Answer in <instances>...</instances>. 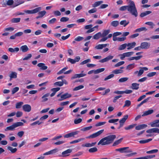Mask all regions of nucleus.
Wrapping results in <instances>:
<instances>
[{
  "mask_svg": "<svg viewBox=\"0 0 159 159\" xmlns=\"http://www.w3.org/2000/svg\"><path fill=\"white\" fill-rule=\"evenodd\" d=\"M23 104V102H17L16 105V108L17 109L20 108Z\"/></svg>",
  "mask_w": 159,
  "mask_h": 159,
  "instance_id": "obj_48",
  "label": "nucleus"
},
{
  "mask_svg": "<svg viewBox=\"0 0 159 159\" xmlns=\"http://www.w3.org/2000/svg\"><path fill=\"white\" fill-rule=\"evenodd\" d=\"M24 125L23 122H19L15 123L13 124L12 125L9 126L7 127L5 129V131L8 130L13 131L14 130V129L18 126H22Z\"/></svg>",
  "mask_w": 159,
  "mask_h": 159,
  "instance_id": "obj_3",
  "label": "nucleus"
},
{
  "mask_svg": "<svg viewBox=\"0 0 159 159\" xmlns=\"http://www.w3.org/2000/svg\"><path fill=\"white\" fill-rule=\"evenodd\" d=\"M84 88V86L83 85H80L75 87L73 89V91H77L80 89H82Z\"/></svg>",
  "mask_w": 159,
  "mask_h": 159,
  "instance_id": "obj_52",
  "label": "nucleus"
},
{
  "mask_svg": "<svg viewBox=\"0 0 159 159\" xmlns=\"http://www.w3.org/2000/svg\"><path fill=\"white\" fill-rule=\"evenodd\" d=\"M24 2V1L22 0H16L15 3V6L14 7H17L20 5L22 4Z\"/></svg>",
  "mask_w": 159,
  "mask_h": 159,
  "instance_id": "obj_29",
  "label": "nucleus"
},
{
  "mask_svg": "<svg viewBox=\"0 0 159 159\" xmlns=\"http://www.w3.org/2000/svg\"><path fill=\"white\" fill-rule=\"evenodd\" d=\"M72 149H68L62 152L61 157H66L70 155V154L72 152Z\"/></svg>",
  "mask_w": 159,
  "mask_h": 159,
  "instance_id": "obj_9",
  "label": "nucleus"
},
{
  "mask_svg": "<svg viewBox=\"0 0 159 159\" xmlns=\"http://www.w3.org/2000/svg\"><path fill=\"white\" fill-rule=\"evenodd\" d=\"M41 9V7H39L31 10H28L25 11V12L28 14H34L39 12Z\"/></svg>",
  "mask_w": 159,
  "mask_h": 159,
  "instance_id": "obj_7",
  "label": "nucleus"
},
{
  "mask_svg": "<svg viewBox=\"0 0 159 159\" xmlns=\"http://www.w3.org/2000/svg\"><path fill=\"white\" fill-rule=\"evenodd\" d=\"M129 5L120 7L119 8L120 10L124 11L127 10L132 15L136 17L138 16V13L134 2L130 0L129 1Z\"/></svg>",
  "mask_w": 159,
  "mask_h": 159,
  "instance_id": "obj_1",
  "label": "nucleus"
},
{
  "mask_svg": "<svg viewBox=\"0 0 159 159\" xmlns=\"http://www.w3.org/2000/svg\"><path fill=\"white\" fill-rule=\"evenodd\" d=\"M152 12L151 11H146L142 13L140 16L141 17H143L148 14L151 13Z\"/></svg>",
  "mask_w": 159,
  "mask_h": 159,
  "instance_id": "obj_27",
  "label": "nucleus"
},
{
  "mask_svg": "<svg viewBox=\"0 0 159 159\" xmlns=\"http://www.w3.org/2000/svg\"><path fill=\"white\" fill-rule=\"evenodd\" d=\"M155 157V155H148L143 157H140V159H151Z\"/></svg>",
  "mask_w": 159,
  "mask_h": 159,
  "instance_id": "obj_32",
  "label": "nucleus"
},
{
  "mask_svg": "<svg viewBox=\"0 0 159 159\" xmlns=\"http://www.w3.org/2000/svg\"><path fill=\"white\" fill-rule=\"evenodd\" d=\"M114 76V75L113 74H112L109 75H108L107 77H106L104 79V81H106L112 78H113Z\"/></svg>",
  "mask_w": 159,
  "mask_h": 159,
  "instance_id": "obj_54",
  "label": "nucleus"
},
{
  "mask_svg": "<svg viewBox=\"0 0 159 159\" xmlns=\"http://www.w3.org/2000/svg\"><path fill=\"white\" fill-rule=\"evenodd\" d=\"M148 125L146 124H143L138 125L135 127V129L137 130H140L146 128Z\"/></svg>",
  "mask_w": 159,
  "mask_h": 159,
  "instance_id": "obj_16",
  "label": "nucleus"
},
{
  "mask_svg": "<svg viewBox=\"0 0 159 159\" xmlns=\"http://www.w3.org/2000/svg\"><path fill=\"white\" fill-rule=\"evenodd\" d=\"M107 44H98L95 47V48L97 49H102L103 48L106 47L107 46Z\"/></svg>",
  "mask_w": 159,
  "mask_h": 159,
  "instance_id": "obj_24",
  "label": "nucleus"
},
{
  "mask_svg": "<svg viewBox=\"0 0 159 159\" xmlns=\"http://www.w3.org/2000/svg\"><path fill=\"white\" fill-rule=\"evenodd\" d=\"M84 138H81V139H78L75 140H74V141H72L70 142V143L71 144H72L76 143H78V142H80L81 141L84 140Z\"/></svg>",
  "mask_w": 159,
  "mask_h": 159,
  "instance_id": "obj_51",
  "label": "nucleus"
},
{
  "mask_svg": "<svg viewBox=\"0 0 159 159\" xmlns=\"http://www.w3.org/2000/svg\"><path fill=\"white\" fill-rule=\"evenodd\" d=\"M10 80L11 81L12 79H16L17 77V73L15 72L12 71L9 75Z\"/></svg>",
  "mask_w": 159,
  "mask_h": 159,
  "instance_id": "obj_15",
  "label": "nucleus"
},
{
  "mask_svg": "<svg viewBox=\"0 0 159 159\" xmlns=\"http://www.w3.org/2000/svg\"><path fill=\"white\" fill-rule=\"evenodd\" d=\"M14 3L13 0H8L7 2V5L8 6H11Z\"/></svg>",
  "mask_w": 159,
  "mask_h": 159,
  "instance_id": "obj_62",
  "label": "nucleus"
},
{
  "mask_svg": "<svg viewBox=\"0 0 159 159\" xmlns=\"http://www.w3.org/2000/svg\"><path fill=\"white\" fill-rule=\"evenodd\" d=\"M129 23V21H127L126 20H122L120 22V24L121 25H123V26L124 27L126 26Z\"/></svg>",
  "mask_w": 159,
  "mask_h": 159,
  "instance_id": "obj_40",
  "label": "nucleus"
},
{
  "mask_svg": "<svg viewBox=\"0 0 159 159\" xmlns=\"http://www.w3.org/2000/svg\"><path fill=\"white\" fill-rule=\"evenodd\" d=\"M19 90V88L18 87H16L14 88L12 90V94H14L17 92Z\"/></svg>",
  "mask_w": 159,
  "mask_h": 159,
  "instance_id": "obj_64",
  "label": "nucleus"
},
{
  "mask_svg": "<svg viewBox=\"0 0 159 159\" xmlns=\"http://www.w3.org/2000/svg\"><path fill=\"white\" fill-rule=\"evenodd\" d=\"M110 32V30H104L102 33H101L102 37H104L106 36Z\"/></svg>",
  "mask_w": 159,
  "mask_h": 159,
  "instance_id": "obj_31",
  "label": "nucleus"
},
{
  "mask_svg": "<svg viewBox=\"0 0 159 159\" xmlns=\"http://www.w3.org/2000/svg\"><path fill=\"white\" fill-rule=\"evenodd\" d=\"M69 18L67 17H61L60 19V21L64 22H66L69 20Z\"/></svg>",
  "mask_w": 159,
  "mask_h": 159,
  "instance_id": "obj_58",
  "label": "nucleus"
},
{
  "mask_svg": "<svg viewBox=\"0 0 159 159\" xmlns=\"http://www.w3.org/2000/svg\"><path fill=\"white\" fill-rule=\"evenodd\" d=\"M133 52H126L120 54L119 55L120 59L121 60H123L125 57H129L131 56L134 53Z\"/></svg>",
  "mask_w": 159,
  "mask_h": 159,
  "instance_id": "obj_5",
  "label": "nucleus"
},
{
  "mask_svg": "<svg viewBox=\"0 0 159 159\" xmlns=\"http://www.w3.org/2000/svg\"><path fill=\"white\" fill-rule=\"evenodd\" d=\"M50 95L49 93H47L44 95L42 97V99L41 102H46L48 100V98H47Z\"/></svg>",
  "mask_w": 159,
  "mask_h": 159,
  "instance_id": "obj_22",
  "label": "nucleus"
},
{
  "mask_svg": "<svg viewBox=\"0 0 159 159\" xmlns=\"http://www.w3.org/2000/svg\"><path fill=\"white\" fill-rule=\"evenodd\" d=\"M159 39V35H153L150 37V38H146L145 40H150V39Z\"/></svg>",
  "mask_w": 159,
  "mask_h": 159,
  "instance_id": "obj_60",
  "label": "nucleus"
},
{
  "mask_svg": "<svg viewBox=\"0 0 159 159\" xmlns=\"http://www.w3.org/2000/svg\"><path fill=\"white\" fill-rule=\"evenodd\" d=\"M128 115H125L124 116L123 118H122L119 121V123H121L124 124L126 120L128 119Z\"/></svg>",
  "mask_w": 159,
  "mask_h": 159,
  "instance_id": "obj_35",
  "label": "nucleus"
},
{
  "mask_svg": "<svg viewBox=\"0 0 159 159\" xmlns=\"http://www.w3.org/2000/svg\"><path fill=\"white\" fill-rule=\"evenodd\" d=\"M79 133V132L78 131H75L74 132H71L67 134H65L64 137L65 138H68L71 137H74V135L77 134Z\"/></svg>",
  "mask_w": 159,
  "mask_h": 159,
  "instance_id": "obj_13",
  "label": "nucleus"
},
{
  "mask_svg": "<svg viewBox=\"0 0 159 159\" xmlns=\"http://www.w3.org/2000/svg\"><path fill=\"white\" fill-rule=\"evenodd\" d=\"M103 3L102 1H100L96 2L93 4H92V7H95L100 5L101 4Z\"/></svg>",
  "mask_w": 159,
  "mask_h": 159,
  "instance_id": "obj_23",
  "label": "nucleus"
},
{
  "mask_svg": "<svg viewBox=\"0 0 159 159\" xmlns=\"http://www.w3.org/2000/svg\"><path fill=\"white\" fill-rule=\"evenodd\" d=\"M152 140V139H149L145 140H140L139 142L140 143L144 144L147 143Z\"/></svg>",
  "mask_w": 159,
  "mask_h": 159,
  "instance_id": "obj_42",
  "label": "nucleus"
},
{
  "mask_svg": "<svg viewBox=\"0 0 159 159\" xmlns=\"http://www.w3.org/2000/svg\"><path fill=\"white\" fill-rule=\"evenodd\" d=\"M123 71L121 69H116L112 71V73L113 74H118L122 73Z\"/></svg>",
  "mask_w": 159,
  "mask_h": 159,
  "instance_id": "obj_38",
  "label": "nucleus"
},
{
  "mask_svg": "<svg viewBox=\"0 0 159 159\" xmlns=\"http://www.w3.org/2000/svg\"><path fill=\"white\" fill-rule=\"evenodd\" d=\"M103 131L104 129L101 130L98 132L93 134L90 136L87 137L86 138H94L99 136L100 135L102 134Z\"/></svg>",
  "mask_w": 159,
  "mask_h": 159,
  "instance_id": "obj_6",
  "label": "nucleus"
},
{
  "mask_svg": "<svg viewBox=\"0 0 159 159\" xmlns=\"http://www.w3.org/2000/svg\"><path fill=\"white\" fill-rule=\"evenodd\" d=\"M158 150L157 149H153L150 151H147L146 153L148 154H153L157 153L158 152Z\"/></svg>",
  "mask_w": 159,
  "mask_h": 159,
  "instance_id": "obj_44",
  "label": "nucleus"
},
{
  "mask_svg": "<svg viewBox=\"0 0 159 159\" xmlns=\"http://www.w3.org/2000/svg\"><path fill=\"white\" fill-rule=\"evenodd\" d=\"M98 149L96 147H93L90 148L89 150V152L90 153H93L97 152Z\"/></svg>",
  "mask_w": 159,
  "mask_h": 159,
  "instance_id": "obj_50",
  "label": "nucleus"
},
{
  "mask_svg": "<svg viewBox=\"0 0 159 159\" xmlns=\"http://www.w3.org/2000/svg\"><path fill=\"white\" fill-rule=\"evenodd\" d=\"M147 30V29L145 27H142L136 29L135 31V32H140L142 31H146Z\"/></svg>",
  "mask_w": 159,
  "mask_h": 159,
  "instance_id": "obj_39",
  "label": "nucleus"
},
{
  "mask_svg": "<svg viewBox=\"0 0 159 159\" xmlns=\"http://www.w3.org/2000/svg\"><path fill=\"white\" fill-rule=\"evenodd\" d=\"M116 151H119L120 153H130L132 152L131 150L129 149V147H123L119 148L116 149Z\"/></svg>",
  "mask_w": 159,
  "mask_h": 159,
  "instance_id": "obj_4",
  "label": "nucleus"
},
{
  "mask_svg": "<svg viewBox=\"0 0 159 159\" xmlns=\"http://www.w3.org/2000/svg\"><path fill=\"white\" fill-rule=\"evenodd\" d=\"M63 83L62 81H57L55 82L54 84L55 86H61L63 85Z\"/></svg>",
  "mask_w": 159,
  "mask_h": 159,
  "instance_id": "obj_53",
  "label": "nucleus"
},
{
  "mask_svg": "<svg viewBox=\"0 0 159 159\" xmlns=\"http://www.w3.org/2000/svg\"><path fill=\"white\" fill-rule=\"evenodd\" d=\"M127 46V43H125L120 45L118 48L119 50H122L126 48Z\"/></svg>",
  "mask_w": 159,
  "mask_h": 159,
  "instance_id": "obj_37",
  "label": "nucleus"
},
{
  "mask_svg": "<svg viewBox=\"0 0 159 159\" xmlns=\"http://www.w3.org/2000/svg\"><path fill=\"white\" fill-rule=\"evenodd\" d=\"M23 110L25 112H29L31 109V106L29 104H25L22 106Z\"/></svg>",
  "mask_w": 159,
  "mask_h": 159,
  "instance_id": "obj_10",
  "label": "nucleus"
},
{
  "mask_svg": "<svg viewBox=\"0 0 159 159\" xmlns=\"http://www.w3.org/2000/svg\"><path fill=\"white\" fill-rule=\"evenodd\" d=\"M20 18H14L11 20V21L12 23H16L20 22Z\"/></svg>",
  "mask_w": 159,
  "mask_h": 159,
  "instance_id": "obj_36",
  "label": "nucleus"
},
{
  "mask_svg": "<svg viewBox=\"0 0 159 159\" xmlns=\"http://www.w3.org/2000/svg\"><path fill=\"white\" fill-rule=\"evenodd\" d=\"M82 121V119L81 118L76 119L74 120V123L75 124H77L81 123Z\"/></svg>",
  "mask_w": 159,
  "mask_h": 159,
  "instance_id": "obj_59",
  "label": "nucleus"
},
{
  "mask_svg": "<svg viewBox=\"0 0 159 159\" xmlns=\"http://www.w3.org/2000/svg\"><path fill=\"white\" fill-rule=\"evenodd\" d=\"M68 68V67H65L64 68H63L61 70H60V71H59L57 73V74L59 75H60V74H61L63 73H64V72H65V71L67 70V69Z\"/></svg>",
  "mask_w": 159,
  "mask_h": 159,
  "instance_id": "obj_46",
  "label": "nucleus"
},
{
  "mask_svg": "<svg viewBox=\"0 0 159 159\" xmlns=\"http://www.w3.org/2000/svg\"><path fill=\"white\" fill-rule=\"evenodd\" d=\"M39 15L42 18L44 16L46 13V12L44 10L41 11H39Z\"/></svg>",
  "mask_w": 159,
  "mask_h": 159,
  "instance_id": "obj_56",
  "label": "nucleus"
},
{
  "mask_svg": "<svg viewBox=\"0 0 159 159\" xmlns=\"http://www.w3.org/2000/svg\"><path fill=\"white\" fill-rule=\"evenodd\" d=\"M116 138V136L115 135H108L101 139L98 144H101L102 145L109 144L112 143Z\"/></svg>",
  "mask_w": 159,
  "mask_h": 159,
  "instance_id": "obj_2",
  "label": "nucleus"
},
{
  "mask_svg": "<svg viewBox=\"0 0 159 159\" xmlns=\"http://www.w3.org/2000/svg\"><path fill=\"white\" fill-rule=\"evenodd\" d=\"M42 122H40L38 120L36 121H35L32 123H31L30 124V126H33L36 125L37 124H38V125H40L42 123Z\"/></svg>",
  "mask_w": 159,
  "mask_h": 159,
  "instance_id": "obj_57",
  "label": "nucleus"
},
{
  "mask_svg": "<svg viewBox=\"0 0 159 159\" xmlns=\"http://www.w3.org/2000/svg\"><path fill=\"white\" fill-rule=\"evenodd\" d=\"M7 149L8 150L10 151V152L12 153H15V152H16L17 150V149L16 148H12L11 147H10V146L8 147L7 148Z\"/></svg>",
  "mask_w": 159,
  "mask_h": 159,
  "instance_id": "obj_33",
  "label": "nucleus"
},
{
  "mask_svg": "<svg viewBox=\"0 0 159 159\" xmlns=\"http://www.w3.org/2000/svg\"><path fill=\"white\" fill-rule=\"evenodd\" d=\"M111 25L113 27H116L119 25V22L117 20L113 21L111 22Z\"/></svg>",
  "mask_w": 159,
  "mask_h": 159,
  "instance_id": "obj_41",
  "label": "nucleus"
},
{
  "mask_svg": "<svg viewBox=\"0 0 159 159\" xmlns=\"http://www.w3.org/2000/svg\"><path fill=\"white\" fill-rule=\"evenodd\" d=\"M146 132L149 134L152 133H159V129L155 128L148 129L146 131Z\"/></svg>",
  "mask_w": 159,
  "mask_h": 159,
  "instance_id": "obj_11",
  "label": "nucleus"
},
{
  "mask_svg": "<svg viewBox=\"0 0 159 159\" xmlns=\"http://www.w3.org/2000/svg\"><path fill=\"white\" fill-rule=\"evenodd\" d=\"M122 34V33L120 32H116L114 33L113 34V39L112 40H118L116 36L120 35Z\"/></svg>",
  "mask_w": 159,
  "mask_h": 159,
  "instance_id": "obj_25",
  "label": "nucleus"
},
{
  "mask_svg": "<svg viewBox=\"0 0 159 159\" xmlns=\"http://www.w3.org/2000/svg\"><path fill=\"white\" fill-rule=\"evenodd\" d=\"M136 124H134L133 125H130L128 127L125 128V129L126 130L131 129L134 128L136 125Z\"/></svg>",
  "mask_w": 159,
  "mask_h": 159,
  "instance_id": "obj_47",
  "label": "nucleus"
},
{
  "mask_svg": "<svg viewBox=\"0 0 159 159\" xmlns=\"http://www.w3.org/2000/svg\"><path fill=\"white\" fill-rule=\"evenodd\" d=\"M58 151V149L57 148H55L50 151V154H53L57 152Z\"/></svg>",
  "mask_w": 159,
  "mask_h": 159,
  "instance_id": "obj_61",
  "label": "nucleus"
},
{
  "mask_svg": "<svg viewBox=\"0 0 159 159\" xmlns=\"http://www.w3.org/2000/svg\"><path fill=\"white\" fill-rule=\"evenodd\" d=\"M20 49L22 51V52H25L29 50V48L27 45H24L21 46L20 48Z\"/></svg>",
  "mask_w": 159,
  "mask_h": 159,
  "instance_id": "obj_19",
  "label": "nucleus"
},
{
  "mask_svg": "<svg viewBox=\"0 0 159 159\" xmlns=\"http://www.w3.org/2000/svg\"><path fill=\"white\" fill-rule=\"evenodd\" d=\"M143 70H142V69H140L139 71H135L134 73V75H136L137 74H138L137 76H139L143 74Z\"/></svg>",
  "mask_w": 159,
  "mask_h": 159,
  "instance_id": "obj_30",
  "label": "nucleus"
},
{
  "mask_svg": "<svg viewBox=\"0 0 159 159\" xmlns=\"http://www.w3.org/2000/svg\"><path fill=\"white\" fill-rule=\"evenodd\" d=\"M154 112V111L152 109H150L148 111H144L143 113L142 114V116H146Z\"/></svg>",
  "mask_w": 159,
  "mask_h": 159,
  "instance_id": "obj_20",
  "label": "nucleus"
},
{
  "mask_svg": "<svg viewBox=\"0 0 159 159\" xmlns=\"http://www.w3.org/2000/svg\"><path fill=\"white\" fill-rule=\"evenodd\" d=\"M135 45L136 43L135 42L127 43V49L128 50H129L134 48L135 46Z\"/></svg>",
  "mask_w": 159,
  "mask_h": 159,
  "instance_id": "obj_17",
  "label": "nucleus"
},
{
  "mask_svg": "<svg viewBox=\"0 0 159 159\" xmlns=\"http://www.w3.org/2000/svg\"><path fill=\"white\" fill-rule=\"evenodd\" d=\"M131 104V102L130 100H127L125 101V104L123 106V107H129V106Z\"/></svg>",
  "mask_w": 159,
  "mask_h": 159,
  "instance_id": "obj_43",
  "label": "nucleus"
},
{
  "mask_svg": "<svg viewBox=\"0 0 159 159\" xmlns=\"http://www.w3.org/2000/svg\"><path fill=\"white\" fill-rule=\"evenodd\" d=\"M135 67V64L133 63L128 65L126 68V70H130L134 68Z\"/></svg>",
  "mask_w": 159,
  "mask_h": 159,
  "instance_id": "obj_34",
  "label": "nucleus"
},
{
  "mask_svg": "<svg viewBox=\"0 0 159 159\" xmlns=\"http://www.w3.org/2000/svg\"><path fill=\"white\" fill-rule=\"evenodd\" d=\"M128 80V77H123L119 79L118 81L120 83H122Z\"/></svg>",
  "mask_w": 159,
  "mask_h": 159,
  "instance_id": "obj_45",
  "label": "nucleus"
},
{
  "mask_svg": "<svg viewBox=\"0 0 159 159\" xmlns=\"http://www.w3.org/2000/svg\"><path fill=\"white\" fill-rule=\"evenodd\" d=\"M90 59H88L82 61L80 63V64L81 65H83L88 62H90Z\"/></svg>",
  "mask_w": 159,
  "mask_h": 159,
  "instance_id": "obj_63",
  "label": "nucleus"
},
{
  "mask_svg": "<svg viewBox=\"0 0 159 159\" xmlns=\"http://www.w3.org/2000/svg\"><path fill=\"white\" fill-rule=\"evenodd\" d=\"M100 37H102L101 33L100 32H99L95 34L94 35L93 38L94 39H99Z\"/></svg>",
  "mask_w": 159,
  "mask_h": 159,
  "instance_id": "obj_28",
  "label": "nucleus"
},
{
  "mask_svg": "<svg viewBox=\"0 0 159 159\" xmlns=\"http://www.w3.org/2000/svg\"><path fill=\"white\" fill-rule=\"evenodd\" d=\"M122 140V139L121 138L118 140L116 141L113 143L112 146H116V145L119 144L120 143L121 140Z\"/></svg>",
  "mask_w": 159,
  "mask_h": 159,
  "instance_id": "obj_49",
  "label": "nucleus"
},
{
  "mask_svg": "<svg viewBox=\"0 0 159 159\" xmlns=\"http://www.w3.org/2000/svg\"><path fill=\"white\" fill-rule=\"evenodd\" d=\"M105 70V68H101L98 69H97L95 70V74H98L101 72Z\"/></svg>",
  "mask_w": 159,
  "mask_h": 159,
  "instance_id": "obj_55",
  "label": "nucleus"
},
{
  "mask_svg": "<svg viewBox=\"0 0 159 159\" xmlns=\"http://www.w3.org/2000/svg\"><path fill=\"white\" fill-rule=\"evenodd\" d=\"M150 125L152 127H159V123H158L156 120L151 122Z\"/></svg>",
  "mask_w": 159,
  "mask_h": 159,
  "instance_id": "obj_18",
  "label": "nucleus"
},
{
  "mask_svg": "<svg viewBox=\"0 0 159 159\" xmlns=\"http://www.w3.org/2000/svg\"><path fill=\"white\" fill-rule=\"evenodd\" d=\"M139 84L136 83H133L131 84V88L133 89L137 90L139 88Z\"/></svg>",
  "mask_w": 159,
  "mask_h": 159,
  "instance_id": "obj_26",
  "label": "nucleus"
},
{
  "mask_svg": "<svg viewBox=\"0 0 159 159\" xmlns=\"http://www.w3.org/2000/svg\"><path fill=\"white\" fill-rule=\"evenodd\" d=\"M72 95L71 94H69L68 93H66L61 96V98L58 99L59 101H61L67 98H70L71 97Z\"/></svg>",
  "mask_w": 159,
  "mask_h": 159,
  "instance_id": "obj_8",
  "label": "nucleus"
},
{
  "mask_svg": "<svg viewBox=\"0 0 159 159\" xmlns=\"http://www.w3.org/2000/svg\"><path fill=\"white\" fill-rule=\"evenodd\" d=\"M141 46L142 49H147L149 48L150 46V44L149 43L144 42L141 43Z\"/></svg>",
  "mask_w": 159,
  "mask_h": 159,
  "instance_id": "obj_12",
  "label": "nucleus"
},
{
  "mask_svg": "<svg viewBox=\"0 0 159 159\" xmlns=\"http://www.w3.org/2000/svg\"><path fill=\"white\" fill-rule=\"evenodd\" d=\"M113 58V56H112L109 55L106 58L100 60L99 62L101 63H104L108 61L109 60L112 59Z\"/></svg>",
  "mask_w": 159,
  "mask_h": 159,
  "instance_id": "obj_14",
  "label": "nucleus"
},
{
  "mask_svg": "<svg viewBox=\"0 0 159 159\" xmlns=\"http://www.w3.org/2000/svg\"><path fill=\"white\" fill-rule=\"evenodd\" d=\"M37 66L40 68V69L42 70H45L48 68V67L45 66V64L42 63H39Z\"/></svg>",
  "mask_w": 159,
  "mask_h": 159,
  "instance_id": "obj_21",
  "label": "nucleus"
}]
</instances>
